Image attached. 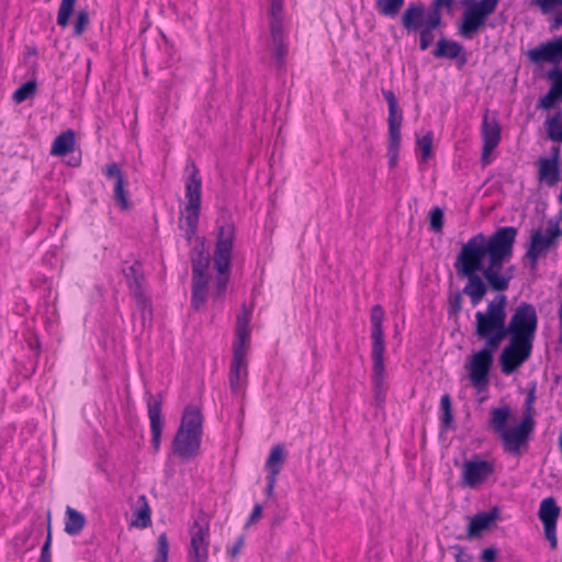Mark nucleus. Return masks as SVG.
Returning a JSON list of instances; mask_svg holds the SVG:
<instances>
[{
    "label": "nucleus",
    "mask_w": 562,
    "mask_h": 562,
    "mask_svg": "<svg viewBox=\"0 0 562 562\" xmlns=\"http://www.w3.org/2000/svg\"><path fill=\"white\" fill-rule=\"evenodd\" d=\"M385 313L381 305H374L370 312L371 351H385L384 322Z\"/></svg>",
    "instance_id": "obj_23"
},
{
    "label": "nucleus",
    "mask_w": 562,
    "mask_h": 562,
    "mask_svg": "<svg viewBox=\"0 0 562 562\" xmlns=\"http://www.w3.org/2000/svg\"><path fill=\"white\" fill-rule=\"evenodd\" d=\"M497 348L487 347L473 352L469 358L465 369L469 380L477 391L485 390L488 385V375L494 361V352Z\"/></svg>",
    "instance_id": "obj_13"
},
{
    "label": "nucleus",
    "mask_w": 562,
    "mask_h": 562,
    "mask_svg": "<svg viewBox=\"0 0 562 562\" xmlns=\"http://www.w3.org/2000/svg\"><path fill=\"white\" fill-rule=\"evenodd\" d=\"M560 237H562V229L559 223L552 221L548 223L544 233L538 229L531 234L526 257L529 259L532 268L537 267L541 256L558 247Z\"/></svg>",
    "instance_id": "obj_14"
},
{
    "label": "nucleus",
    "mask_w": 562,
    "mask_h": 562,
    "mask_svg": "<svg viewBox=\"0 0 562 562\" xmlns=\"http://www.w3.org/2000/svg\"><path fill=\"white\" fill-rule=\"evenodd\" d=\"M402 138H389L387 157L390 168H395L398 164L400 148Z\"/></svg>",
    "instance_id": "obj_41"
},
{
    "label": "nucleus",
    "mask_w": 562,
    "mask_h": 562,
    "mask_svg": "<svg viewBox=\"0 0 562 562\" xmlns=\"http://www.w3.org/2000/svg\"><path fill=\"white\" fill-rule=\"evenodd\" d=\"M169 541L166 533H161L157 540V553L154 562H168Z\"/></svg>",
    "instance_id": "obj_44"
},
{
    "label": "nucleus",
    "mask_w": 562,
    "mask_h": 562,
    "mask_svg": "<svg viewBox=\"0 0 562 562\" xmlns=\"http://www.w3.org/2000/svg\"><path fill=\"white\" fill-rule=\"evenodd\" d=\"M282 10H283V0H270L269 27H272L274 25V23L278 26H282Z\"/></svg>",
    "instance_id": "obj_42"
},
{
    "label": "nucleus",
    "mask_w": 562,
    "mask_h": 562,
    "mask_svg": "<svg viewBox=\"0 0 562 562\" xmlns=\"http://www.w3.org/2000/svg\"><path fill=\"white\" fill-rule=\"evenodd\" d=\"M496 470L494 458L483 459L480 454H473L464 460L460 471V483L463 487L477 488L492 477Z\"/></svg>",
    "instance_id": "obj_12"
},
{
    "label": "nucleus",
    "mask_w": 562,
    "mask_h": 562,
    "mask_svg": "<svg viewBox=\"0 0 562 562\" xmlns=\"http://www.w3.org/2000/svg\"><path fill=\"white\" fill-rule=\"evenodd\" d=\"M140 526V508H136L134 510V519L131 521V527H139Z\"/></svg>",
    "instance_id": "obj_58"
},
{
    "label": "nucleus",
    "mask_w": 562,
    "mask_h": 562,
    "mask_svg": "<svg viewBox=\"0 0 562 562\" xmlns=\"http://www.w3.org/2000/svg\"><path fill=\"white\" fill-rule=\"evenodd\" d=\"M248 350L249 347L233 346V358L229 366L228 382L232 393L236 396H244L248 386Z\"/></svg>",
    "instance_id": "obj_15"
},
{
    "label": "nucleus",
    "mask_w": 562,
    "mask_h": 562,
    "mask_svg": "<svg viewBox=\"0 0 562 562\" xmlns=\"http://www.w3.org/2000/svg\"><path fill=\"white\" fill-rule=\"evenodd\" d=\"M137 267L138 263L135 262L134 265L127 266L123 269L124 276L136 300L140 297V283L137 277Z\"/></svg>",
    "instance_id": "obj_37"
},
{
    "label": "nucleus",
    "mask_w": 562,
    "mask_h": 562,
    "mask_svg": "<svg viewBox=\"0 0 562 562\" xmlns=\"http://www.w3.org/2000/svg\"><path fill=\"white\" fill-rule=\"evenodd\" d=\"M50 543H52V532H50V528L48 527L47 538H46L45 543L42 547L40 561L52 562Z\"/></svg>",
    "instance_id": "obj_51"
},
{
    "label": "nucleus",
    "mask_w": 562,
    "mask_h": 562,
    "mask_svg": "<svg viewBox=\"0 0 562 562\" xmlns=\"http://www.w3.org/2000/svg\"><path fill=\"white\" fill-rule=\"evenodd\" d=\"M440 408H441V412H442L441 423L446 427H448V426L451 425V423L453 420L451 400H450V396L448 394H445V395L441 396V398H440Z\"/></svg>",
    "instance_id": "obj_45"
},
{
    "label": "nucleus",
    "mask_w": 562,
    "mask_h": 562,
    "mask_svg": "<svg viewBox=\"0 0 562 562\" xmlns=\"http://www.w3.org/2000/svg\"><path fill=\"white\" fill-rule=\"evenodd\" d=\"M76 1L77 0H61L57 15V24L59 26L66 27L68 25Z\"/></svg>",
    "instance_id": "obj_38"
},
{
    "label": "nucleus",
    "mask_w": 562,
    "mask_h": 562,
    "mask_svg": "<svg viewBox=\"0 0 562 562\" xmlns=\"http://www.w3.org/2000/svg\"><path fill=\"white\" fill-rule=\"evenodd\" d=\"M147 413L149 418V443L154 452L160 449L161 434L164 422L161 417V401L156 397H150L147 402Z\"/></svg>",
    "instance_id": "obj_21"
},
{
    "label": "nucleus",
    "mask_w": 562,
    "mask_h": 562,
    "mask_svg": "<svg viewBox=\"0 0 562 562\" xmlns=\"http://www.w3.org/2000/svg\"><path fill=\"white\" fill-rule=\"evenodd\" d=\"M192 262V293L191 303L195 310H200L206 302L211 281L210 252L201 241L191 251Z\"/></svg>",
    "instance_id": "obj_6"
},
{
    "label": "nucleus",
    "mask_w": 562,
    "mask_h": 562,
    "mask_svg": "<svg viewBox=\"0 0 562 562\" xmlns=\"http://www.w3.org/2000/svg\"><path fill=\"white\" fill-rule=\"evenodd\" d=\"M432 143H434V133L428 131L424 136L417 139V151H418V162L427 164V161L432 157Z\"/></svg>",
    "instance_id": "obj_33"
},
{
    "label": "nucleus",
    "mask_w": 562,
    "mask_h": 562,
    "mask_svg": "<svg viewBox=\"0 0 562 562\" xmlns=\"http://www.w3.org/2000/svg\"><path fill=\"white\" fill-rule=\"evenodd\" d=\"M103 172L108 179H113L114 182L124 180L121 169L116 162L108 164L104 167Z\"/></svg>",
    "instance_id": "obj_49"
},
{
    "label": "nucleus",
    "mask_w": 562,
    "mask_h": 562,
    "mask_svg": "<svg viewBox=\"0 0 562 562\" xmlns=\"http://www.w3.org/2000/svg\"><path fill=\"white\" fill-rule=\"evenodd\" d=\"M27 54H29V55H33V56H35V55L37 54L36 48H35V47H30V48L27 49Z\"/></svg>",
    "instance_id": "obj_59"
},
{
    "label": "nucleus",
    "mask_w": 562,
    "mask_h": 562,
    "mask_svg": "<svg viewBox=\"0 0 562 562\" xmlns=\"http://www.w3.org/2000/svg\"><path fill=\"white\" fill-rule=\"evenodd\" d=\"M550 78L552 79V85L550 90H552L555 94L562 97V71L553 70L550 72Z\"/></svg>",
    "instance_id": "obj_50"
},
{
    "label": "nucleus",
    "mask_w": 562,
    "mask_h": 562,
    "mask_svg": "<svg viewBox=\"0 0 562 562\" xmlns=\"http://www.w3.org/2000/svg\"><path fill=\"white\" fill-rule=\"evenodd\" d=\"M383 95L387 102L389 116H387V130L389 138H402L401 126L403 122V113L398 109L397 100L392 91H383Z\"/></svg>",
    "instance_id": "obj_25"
},
{
    "label": "nucleus",
    "mask_w": 562,
    "mask_h": 562,
    "mask_svg": "<svg viewBox=\"0 0 562 562\" xmlns=\"http://www.w3.org/2000/svg\"><path fill=\"white\" fill-rule=\"evenodd\" d=\"M35 91H36V81L30 80L14 91L12 99L15 103H22L25 100H27L29 98H31L32 95H34Z\"/></svg>",
    "instance_id": "obj_39"
},
{
    "label": "nucleus",
    "mask_w": 562,
    "mask_h": 562,
    "mask_svg": "<svg viewBox=\"0 0 562 562\" xmlns=\"http://www.w3.org/2000/svg\"><path fill=\"white\" fill-rule=\"evenodd\" d=\"M189 562H207L210 548V520L203 512L193 516L189 527Z\"/></svg>",
    "instance_id": "obj_11"
},
{
    "label": "nucleus",
    "mask_w": 562,
    "mask_h": 562,
    "mask_svg": "<svg viewBox=\"0 0 562 562\" xmlns=\"http://www.w3.org/2000/svg\"><path fill=\"white\" fill-rule=\"evenodd\" d=\"M561 137H562V134H561Z\"/></svg>",
    "instance_id": "obj_60"
},
{
    "label": "nucleus",
    "mask_w": 562,
    "mask_h": 562,
    "mask_svg": "<svg viewBox=\"0 0 562 562\" xmlns=\"http://www.w3.org/2000/svg\"><path fill=\"white\" fill-rule=\"evenodd\" d=\"M497 557V550L495 548H486L481 553L482 562H495Z\"/></svg>",
    "instance_id": "obj_53"
},
{
    "label": "nucleus",
    "mask_w": 562,
    "mask_h": 562,
    "mask_svg": "<svg viewBox=\"0 0 562 562\" xmlns=\"http://www.w3.org/2000/svg\"><path fill=\"white\" fill-rule=\"evenodd\" d=\"M498 3L499 0H462L464 11L458 29L459 35L472 38L496 11Z\"/></svg>",
    "instance_id": "obj_9"
},
{
    "label": "nucleus",
    "mask_w": 562,
    "mask_h": 562,
    "mask_svg": "<svg viewBox=\"0 0 562 562\" xmlns=\"http://www.w3.org/2000/svg\"><path fill=\"white\" fill-rule=\"evenodd\" d=\"M546 128L548 136L551 140L562 142V112H557L553 116L546 120Z\"/></svg>",
    "instance_id": "obj_35"
},
{
    "label": "nucleus",
    "mask_w": 562,
    "mask_h": 562,
    "mask_svg": "<svg viewBox=\"0 0 562 562\" xmlns=\"http://www.w3.org/2000/svg\"><path fill=\"white\" fill-rule=\"evenodd\" d=\"M559 157L560 149L557 147L553 149V155L551 157H541L538 159L537 180L539 184L552 188L559 183L561 178Z\"/></svg>",
    "instance_id": "obj_20"
},
{
    "label": "nucleus",
    "mask_w": 562,
    "mask_h": 562,
    "mask_svg": "<svg viewBox=\"0 0 562 562\" xmlns=\"http://www.w3.org/2000/svg\"><path fill=\"white\" fill-rule=\"evenodd\" d=\"M560 515V507L553 497H546L540 502L538 516L543 524L544 535L550 542L551 549H557V521Z\"/></svg>",
    "instance_id": "obj_18"
},
{
    "label": "nucleus",
    "mask_w": 562,
    "mask_h": 562,
    "mask_svg": "<svg viewBox=\"0 0 562 562\" xmlns=\"http://www.w3.org/2000/svg\"><path fill=\"white\" fill-rule=\"evenodd\" d=\"M463 50V46L459 42L442 37L437 42L432 56L449 59H458L461 56V65H464L467 59Z\"/></svg>",
    "instance_id": "obj_26"
},
{
    "label": "nucleus",
    "mask_w": 562,
    "mask_h": 562,
    "mask_svg": "<svg viewBox=\"0 0 562 562\" xmlns=\"http://www.w3.org/2000/svg\"><path fill=\"white\" fill-rule=\"evenodd\" d=\"M443 211L439 206H434L429 212V226L435 233H441L443 228Z\"/></svg>",
    "instance_id": "obj_43"
},
{
    "label": "nucleus",
    "mask_w": 562,
    "mask_h": 562,
    "mask_svg": "<svg viewBox=\"0 0 562 562\" xmlns=\"http://www.w3.org/2000/svg\"><path fill=\"white\" fill-rule=\"evenodd\" d=\"M243 546H244V539H243V538H240V539H238V541L234 544V547H233V548H231V549L228 550L229 554H231L232 557H237V555L239 554L240 549H241V547H243Z\"/></svg>",
    "instance_id": "obj_57"
},
{
    "label": "nucleus",
    "mask_w": 562,
    "mask_h": 562,
    "mask_svg": "<svg viewBox=\"0 0 562 562\" xmlns=\"http://www.w3.org/2000/svg\"><path fill=\"white\" fill-rule=\"evenodd\" d=\"M450 307L453 313H458L461 310L462 297L460 293L454 294L449 299Z\"/></svg>",
    "instance_id": "obj_55"
},
{
    "label": "nucleus",
    "mask_w": 562,
    "mask_h": 562,
    "mask_svg": "<svg viewBox=\"0 0 562 562\" xmlns=\"http://www.w3.org/2000/svg\"><path fill=\"white\" fill-rule=\"evenodd\" d=\"M124 187H125L124 180H119V181L114 182L113 199L121 210L126 211L130 209V202L127 199V192L125 191Z\"/></svg>",
    "instance_id": "obj_40"
},
{
    "label": "nucleus",
    "mask_w": 562,
    "mask_h": 562,
    "mask_svg": "<svg viewBox=\"0 0 562 562\" xmlns=\"http://www.w3.org/2000/svg\"><path fill=\"white\" fill-rule=\"evenodd\" d=\"M456 562H473V555L462 546L451 548Z\"/></svg>",
    "instance_id": "obj_48"
},
{
    "label": "nucleus",
    "mask_w": 562,
    "mask_h": 562,
    "mask_svg": "<svg viewBox=\"0 0 562 562\" xmlns=\"http://www.w3.org/2000/svg\"><path fill=\"white\" fill-rule=\"evenodd\" d=\"M251 316L252 310L243 305L236 317L235 339L233 341V346L249 347L251 339V330L249 327Z\"/></svg>",
    "instance_id": "obj_24"
},
{
    "label": "nucleus",
    "mask_w": 562,
    "mask_h": 562,
    "mask_svg": "<svg viewBox=\"0 0 562 562\" xmlns=\"http://www.w3.org/2000/svg\"><path fill=\"white\" fill-rule=\"evenodd\" d=\"M89 13L86 10H79L76 14V21L74 25V35L81 36L89 25Z\"/></svg>",
    "instance_id": "obj_46"
},
{
    "label": "nucleus",
    "mask_w": 562,
    "mask_h": 562,
    "mask_svg": "<svg viewBox=\"0 0 562 562\" xmlns=\"http://www.w3.org/2000/svg\"><path fill=\"white\" fill-rule=\"evenodd\" d=\"M529 59L535 64H553L558 65L562 61V36L552 41H547L528 50Z\"/></svg>",
    "instance_id": "obj_19"
},
{
    "label": "nucleus",
    "mask_w": 562,
    "mask_h": 562,
    "mask_svg": "<svg viewBox=\"0 0 562 562\" xmlns=\"http://www.w3.org/2000/svg\"><path fill=\"white\" fill-rule=\"evenodd\" d=\"M532 345L530 342L509 338V344L503 349L499 356L502 372L506 375L515 372L531 356Z\"/></svg>",
    "instance_id": "obj_16"
},
{
    "label": "nucleus",
    "mask_w": 562,
    "mask_h": 562,
    "mask_svg": "<svg viewBox=\"0 0 562 562\" xmlns=\"http://www.w3.org/2000/svg\"><path fill=\"white\" fill-rule=\"evenodd\" d=\"M405 4V0H376L375 9L380 15L395 18Z\"/></svg>",
    "instance_id": "obj_34"
},
{
    "label": "nucleus",
    "mask_w": 562,
    "mask_h": 562,
    "mask_svg": "<svg viewBox=\"0 0 562 562\" xmlns=\"http://www.w3.org/2000/svg\"><path fill=\"white\" fill-rule=\"evenodd\" d=\"M453 5V0H431L430 9L431 12V24L442 25V9L450 10Z\"/></svg>",
    "instance_id": "obj_36"
},
{
    "label": "nucleus",
    "mask_w": 562,
    "mask_h": 562,
    "mask_svg": "<svg viewBox=\"0 0 562 562\" xmlns=\"http://www.w3.org/2000/svg\"><path fill=\"white\" fill-rule=\"evenodd\" d=\"M86 526V517L75 508L66 507L65 532L69 536L78 535Z\"/></svg>",
    "instance_id": "obj_32"
},
{
    "label": "nucleus",
    "mask_w": 562,
    "mask_h": 562,
    "mask_svg": "<svg viewBox=\"0 0 562 562\" xmlns=\"http://www.w3.org/2000/svg\"><path fill=\"white\" fill-rule=\"evenodd\" d=\"M186 172L188 173L184 183V196L187 200V205L184 209L183 221L186 225L184 229L187 238L190 239L195 235L199 224L202 196V178L200 170L194 162H190L186 167Z\"/></svg>",
    "instance_id": "obj_8"
},
{
    "label": "nucleus",
    "mask_w": 562,
    "mask_h": 562,
    "mask_svg": "<svg viewBox=\"0 0 562 562\" xmlns=\"http://www.w3.org/2000/svg\"><path fill=\"white\" fill-rule=\"evenodd\" d=\"M538 329L536 307L527 302L518 304L507 324V336L512 339L533 344Z\"/></svg>",
    "instance_id": "obj_10"
},
{
    "label": "nucleus",
    "mask_w": 562,
    "mask_h": 562,
    "mask_svg": "<svg viewBox=\"0 0 562 562\" xmlns=\"http://www.w3.org/2000/svg\"><path fill=\"white\" fill-rule=\"evenodd\" d=\"M234 239L235 228L232 224H225L218 227L213 254L214 268L217 272L213 294L218 299L225 294L229 282Z\"/></svg>",
    "instance_id": "obj_5"
},
{
    "label": "nucleus",
    "mask_w": 562,
    "mask_h": 562,
    "mask_svg": "<svg viewBox=\"0 0 562 562\" xmlns=\"http://www.w3.org/2000/svg\"><path fill=\"white\" fill-rule=\"evenodd\" d=\"M277 480H278V477H274V476H269V475L266 476V482H267L266 495L268 497H271L273 495V491H274V486H276Z\"/></svg>",
    "instance_id": "obj_56"
},
{
    "label": "nucleus",
    "mask_w": 562,
    "mask_h": 562,
    "mask_svg": "<svg viewBox=\"0 0 562 562\" xmlns=\"http://www.w3.org/2000/svg\"><path fill=\"white\" fill-rule=\"evenodd\" d=\"M75 147V132L72 130H67L58 135L50 148V154L53 156L61 157L71 153Z\"/></svg>",
    "instance_id": "obj_31"
},
{
    "label": "nucleus",
    "mask_w": 562,
    "mask_h": 562,
    "mask_svg": "<svg viewBox=\"0 0 562 562\" xmlns=\"http://www.w3.org/2000/svg\"><path fill=\"white\" fill-rule=\"evenodd\" d=\"M203 435V416L195 406H188L172 440V451L182 461L199 454Z\"/></svg>",
    "instance_id": "obj_4"
},
{
    "label": "nucleus",
    "mask_w": 562,
    "mask_h": 562,
    "mask_svg": "<svg viewBox=\"0 0 562 562\" xmlns=\"http://www.w3.org/2000/svg\"><path fill=\"white\" fill-rule=\"evenodd\" d=\"M151 510L145 501V496H143V529L147 528L151 525Z\"/></svg>",
    "instance_id": "obj_54"
},
{
    "label": "nucleus",
    "mask_w": 562,
    "mask_h": 562,
    "mask_svg": "<svg viewBox=\"0 0 562 562\" xmlns=\"http://www.w3.org/2000/svg\"><path fill=\"white\" fill-rule=\"evenodd\" d=\"M506 303V295L498 294L488 302L485 311H477L474 315L475 335L484 339L487 347L498 348L507 337Z\"/></svg>",
    "instance_id": "obj_3"
},
{
    "label": "nucleus",
    "mask_w": 562,
    "mask_h": 562,
    "mask_svg": "<svg viewBox=\"0 0 562 562\" xmlns=\"http://www.w3.org/2000/svg\"><path fill=\"white\" fill-rule=\"evenodd\" d=\"M372 383L376 401H383L386 393L385 351H371Z\"/></svg>",
    "instance_id": "obj_22"
},
{
    "label": "nucleus",
    "mask_w": 562,
    "mask_h": 562,
    "mask_svg": "<svg viewBox=\"0 0 562 562\" xmlns=\"http://www.w3.org/2000/svg\"><path fill=\"white\" fill-rule=\"evenodd\" d=\"M562 102V97L555 94L552 90L539 99L538 106L544 110L553 108L557 103Z\"/></svg>",
    "instance_id": "obj_47"
},
{
    "label": "nucleus",
    "mask_w": 562,
    "mask_h": 562,
    "mask_svg": "<svg viewBox=\"0 0 562 562\" xmlns=\"http://www.w3.org/2000/svg\"><path fill=\"white\" fill-rule=\"evenodd\" d=\"M270 35L272 40L273 58L278 67H282L288 55V42L283 32V26H278L276 23L270 27Z\"/></svg>",
    "instance_id": "obj_28"
},
{
    "label": "nucleus",
    "mask_w": 562,
    "mask_h": 562,
    "mask_svg": "<svg viewBox=\"0 0 562 562\" xmlns=\"http://www.w3.org/2000/svg\"><path fill=\"white\" fill-rule=\"evenodd\" d=\"M542 15L552 16V27H562V0H529Z\"/></svg>",
    "instance_id": "obj_27"
},
{
    "label": "nucleus",
    "mask_w": 562,
    "mask_h": 562,
    "mask_svg": "<svg viewBox=\"0 0 562 562\" xmlns=\"http://www.w3.org/2000/svg\"><path fill=\"white\" fill-rule=\"evenodd\" d=\"M535 402L536 389L533 386L527 393L522 418L513 427H509V423L514 415L508 404L490 409L487 419L488 429L499 438L505 453L520 456L528 448L531 435L536 428L533 418Z\"/></svg>",
    "instance_id": "obj_2"
},
{
    "label": "nucleus",
    "mask_w": 562,
    "mask_h": 562,
    "mask_svg": "<svg viewBox=\"0 0 562 562\" xmlns=\"http://www.w3.org/2000/svg\"><path fill=\"white\" fill-rule=\"evenodd\" d=\"M431 12L427 10L423 2L409 3L401 16L403 29L407 33H417L419 35V48L426 50L435 41L434 31L441 25L431 24Z\"/></svg>",
    "instance_id": "obj_7"
},
{
    "label": "nucleus",
    "mask_w": 562,
    "mask_h": 562,
    "mask_svg": "<svg viewBox=\"0 0 562 562\" xmlns=\"http://www.w3.org/2000/svg\"><path fill=\"white\" fill-rule=\"evenodd\" d=\"M263 508L260 504H255L252 507V510L248 517V520L246 522V527L257 522L262 517Z\"/></svg>",
    "instance_id": "obj_52"
},
{
    "label": "nucleus",
    "mask_w": 562,
    "mask_h": 562,
    "mask_svg": "<svg viewBox=\"0 0 562 562\" xmlns=\"http://www.w3.org/2000/svg\"><path fill=\"white\" fill-rule=\"evenodd\" d=\"M482 153L481 162L483 166L491 164V155L501 143L502 128L495 116H491L490 111L485 110L481 124Z\"/></svg>",
    "instance_id": "obj_17"
},
{
    "label": "nucleus",
    "mask_w": 562,
    "mask_h": 562,
    "mask_svg": "<svg viewBox=\"0 0 562 562\" xmlns=\"http://www.w3.org/2000/svg\"><path fill=\"white\" fill-rule=\"evenodd\" d=\"M286 460V451L282 445L271 447L268 458L265 462L267 475L278 477Z\"/></svg>",
    "instance_id": "obj_30"
},
{
    "label": "nucleus",
    "mask_w": 562,
    "mask_h": 562,
    "mask_svg": "<svg viewBox=\"0 0 562 562\" xmlns=\"http://www.w3.org/2000/svg\"><path fill=\"white\" fill-rule=\"evenodd\" d=\"M495 519L494 513H480L473 516L470 518L465 538L469 540L480 538L483 531L490 529Z\"/></svg>",
    "instance_id": "obj_29"
},
{
    "label": "nucleus",
    "mask_w": 562,
    "mask_h": 562,
    "mask_svg": "<svg viewBox=\"0 0 562 562\" xmlns=\"http://www.w3.org/2000/svg\"><path fill=\"white\" fill-rule=\"evenodd\" d=\"M517 229L505 226L488 238L479 233L472 236L457 257L454 268L459 276L467 279L463 293L473 306L480 304L487 292V285L497 292L509 288L512 269L504 271V263L513 256Z\"/></svg>",
    "instance_id": "obj_1"
}]
</instances>
